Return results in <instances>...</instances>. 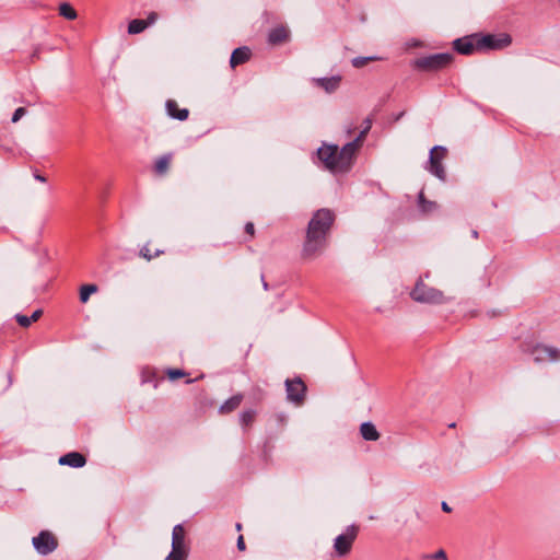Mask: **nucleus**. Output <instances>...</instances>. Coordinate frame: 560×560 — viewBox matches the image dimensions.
Listing matches in <instances>:
<instances>
[{"label":"nucleus","instance_id":"44","mask_svg":"<svg viewBox=\"0 0 560 560\" xmlns=\"http://www.w3.org/2000/svg\"><path fill=\"white\" fill-rule=\"evenodd\" d=\"M262 285L265 290H268V283L262 279Z\"/></svg>","mask_w":560,"mask_h":560},{"label":"nucleus","instance_id":"23","mask_svg":"<svg viewBox=\"0 0 560 560\" xmlns=\"http://www.w3.org/2000/svg\"><path fill=\"white\" fill-rule=\"evenodd\" d=\"M172 160V154H164L160 156L154 164V171L159 175H164L167 173L170 163Z\"/></svg>","mask_w":560,"mask_h":560},{"label":"nucleus","instance_id":"22","mask_svg":"<svg viewBox=\"0 0 560 560\" xmlns=\"http://www.w3.org/2000/svg\"><path fill=\"white\" fill-rule=\"evenodd\" d=\"M418 206H419V209L421 210V212H423L425 214L432 213L433 211H435L439 208V206L435 201H430L424 198L423 191H421L419 194Z\"/></svg>","mask_w":560,"mask_h":560},{"label":"nucleus","instance_id":"7","mask_svg":"<svg viewBox=\"0 0 560 560\" xmlns=\"http://www.w3.org/2000/svg\"><path fill=\"white\" fill-rule=\"evenodd\" d=\"M510 44L511 37L509 35H477V50H497L508 47Z\"/></svg>","mask_w":560,"mask_h":560},{"label":"nucleus","instance_id":"12","mask_svg":"<svg viewBox=\"0 0 560 560\" xmlns=\"http://www.w3.org/2000/svg\"><path fill=\"white\" fill-rule=\"evenodd\" d=\"M358 149L354 147V143L348 142L341 149L338 148L337 155V171L338 173L348 172L352 165V160L354 158Z\"/></svg>","mask_w":560,"mask_h":560},{"label":"nucleus","instance_id":"4","mask_svg":"<svg viewBox=\"0 0 560 560\" xmlns=\"http://www.w3.org/2000/svg\"><path fill=\"white\" fill-rule=\"evenodd\" d=\"M358 533L359 527L352 524L334 539L332 548L337 557L345 558L351 552Z\"/></svg>","mask_w":560,"mask_h":560},{"label":"nucleus","instance_id":"10","mask_svg":"<svg viewBox=\"0 0 560 560\" xmlns=\"http://www.w3.org/2000/svg\"><path fill=\"white\" fill-rule=\"evenodd\" d=\"M530 354L536 363L545 361L556 362L560 360V350L555 347L545 346L541 343L535 345L530 349Z\"/></svg>","mask_w":560,"mask_h":560},{"label":"nucleus","instance_id":"26","mask_svg":"<svg viewBox=\"0 0 560 560\" xmlns=\"http://www.w3.org/2000/svg\"><path fill=\"white\" fill-rule=\"evenodd\" d=\"M97 291V285L95 284H84L80 289V301L82 303H86L90 299V295L92 293H95Z\"/></svg>","mask_w":560,"mask_h":560},{"label":"nucleus","instance_id":"34","mask_svg":"<svg viewBox=\"0 0 560 560\" xmlns=\"http://www.w3.org/2000/svg\"><path fill=\"white\" fill-rule=\"evenodd\" d=\"M25 114L26 109L24 107L16 108L12 115V122H18Z\"/></svg>","mask_w":560,"mask_h":560},{"label":"nucleus","instance_id":"20","mask_svg":"<svg viewBox=\"0 0 560 560\" xmlns=\"http://www.w3.org/2000/svg\"><path fill=\"white\" fill-rule=\"evenodd\" d=\"M242 401H243V395L236 394V395L230 397L228 400H225L220 406L219 412L222 415L230 413V412L234 411L235 409H237Z\"/></svg>","mask_w":560,"mask_h":560},{"label":"nucleus","instance_id":"2","mask_svg":"<svg viewBox=\"0 0 560 560\" xmlns=\"http://www.w3.org/2000/svg\"><path fill=\"white\" fill-rule=\"evenodd\" d=\"M453 60V54L442 52L417 58L413 67L422 71H439L446 68Z\"/></svg>","mask_w":560,"mask_h":560},{"label":"nucleus","instance_id":"29","mask_svg":"<svg viewBox=\"0 0 560 560\" xmlns=\"http://www.w3.org/2000/svg\"><path fill=\"white\" fill-rule=\"evenodd\" d=\"M163 253V250L158 249L154 254L151 253L148 245H144L140 249V256L145 258L147 260H151L153 257H158Z\"/></svg>","mask_w":560,"mask_h":560},{"label":"nucleus","instance_id":"40","mask_svg":"<svg viewBox=\"0 0 560 560\" xmlns=\"http://www.w3.org/2000/svg\"><path fill=\"white\" fill-rule=\"evenodd\" d=\"M155 19H156V14H155V13H151V14L149 15V18H148V21H147V22H148V23H149V25H150V24L154 23Z\"/></svg>","mask_w":560,"mask_h":560},{"label":"nucleus","instance_id":"14","mask_svg":"<svg viewBox=\"0 0 560 560\" xmlns=\"http://www.w3.org/2000/svg\"><path fill=\"white\" fill-rule=\"evenodd\" d=\"M454 49L462 55H470L477 50V35L465 36L453 42Z\"/></svg>","mask_w":560,"mask_h":560},{"label":"nucleus","instance_id":"38","mask_svg":"<svg viewBox=\"0 0 560 560\" xmlns=\"http://www.w3.org/2000/svg\"><path fill=\"white\" fill-rule=\"evenodd\" d=\"M245 232H246L247 234H249L250 236H253V235H254L255 228H254V224H253L252 222H247V223L245 224Z\"/></svg>","mask_w":560,"mask_h":560},{"label":"nucleus","instance_id":"5","mask_svg":"<svg viewBox=\"0 0 560 560\" xmlns=\"http://www.w3.org/2000/svg\"><path fill=\"white\" fill-rule=\"evenodd\" d=\"M326 245V237L306 231V236L303 243L301 256L304 260H313L324 252Z\"/></svg>","mask_w":560,"mask_h":560},{"label":"nucleus","instance_id":"9","mask_svg":"<svg viewBox=\"0 0 560 560\" xmlns=\"http://www.w3.org/2000/svg\"><path fill=\"white\" fill-rule=\"evenodd\" d=\"M32 542L36 551L43 556L51 553L58 546L55 536L47 530H43L33 537Z\"/></svg>","mask_w":560,"mask_h":560},{"label":"nucleus","instance_id":"19","mask_svg":"<svg viewBox=\"0 0 560 560\" xmlns=\"http://www.w3.org/2000/svg\"><path fill=\"white\" fill-rule=\"evenodd\" d=\"M289 37V31L284 26H278L269 32L268 40L272 45L284 43Z\"/></svg>","mask_w":560,"mask_h":560},{"label":"nucleus","instance_id":"18","mask_svg":"<svg viewBox=\"0 0 560 560\" xmlns=\"http://www.w3.org/2000/svg\"><path fill=\"white\" fill-rule=\"evenodd\" d=\"M165 106H166L167 114L172 118L178 119L180 121L186 120L188 118V115H189L188 109L187 108L178 109V105H177L176 101L168 100L166 102Z\"/></svg>","mask_w":560,"mask_h":560},{"label":"nucleus","instance_id":"33","mask_svg":"<svg viewBox=\"0 0 560 560\" xmlns=\"http://www.w3.org/2000/svg\"><path fill=\"white\" fill-rule=\"evenodd\" d=\"M185 372L183 370H178V369H170L167 371V375L170 377V380L174 381V380H177L182 376H185Z\"/></svg>","mask_w":560,"mask_h":560},{"label":"nucleus","instance_id":"37","mask_svg":"<svg viewBox=\"0 0 560 560\" xmlns=\"http://www.w3.org/2000/svg\"><path fill=\"white\" fill-rule=\"evenodd\" d=\"M236 546L240 551L245 550L246 546H245L244 537L242 535L238 536Z\"/></svg>","mask_w":560,"mask_h":560},{"label":"nucleus","instance_id":"45","mask_svg":"<svg viewBox=\"0 0 560 560\" xmlns=\"http://www.w3.org/2000/svg\"><path fill=\"white\" fill-rule=\"evenodd\" d=\"M236 529L237 530H241L242 529V525L240 523L236 524Z\"/></svg>","mask_w":560,"mask_h":560},{"label":"nucleus","instance_id":"15","mask_svg":"<svg viewBox=\"0 0 560 560\" xmlns=\"http://www.w3.org/2000/svg\"><path fill=\"white\" fill-rule=\"evenodd\" d=\"M86 463L85 457L78 452L68 453L59 458L60 465H67L73 468L83 467Z\"/></svg>","mask_w":560,"mask_h":560},{"label":"nucleus","instance_id":"11","mask_svg":"<svg viewBox=\"0 0 560 560\" xmlns=\"http://www.w3.org/2000/svg\"><path fill=\"white\" fill-rule=\"evenodd\" d=\"M337 155H338V145L336 144H324L318 148L317 156L325 164V167L332 173H338L337 171Z\"/></svg>","mask_w":560,"mask_h":560},{"label":"nucleus","instance_id":"13","mask_svg":"<svg viewBox=\"0 0 560 560\" xmlns=\"http://www.w3.org/2000/svg\"><path fill=\"white\" fill-rule=\"evenodd\" d=\"M172 550L185 552L189 555V546L186 542V533L182 524L173 527L172 532Z\"/></svg>","mask_w":560,"mask_h":560},{"label":"nucleus","instance_id":"32","mask_svg":"<svg viewBox=\"0 0 560 560\" xmlns=\"http://www.w3.org/2000/svg\"><path fill=\"white\" fill-rule=\"evenodd\" d=\"M14 318L18 322V324L24 328L28 327L32 324L30 317L26 315L16 314Z\"/></svg>","mask_w":560,"mask_h":560},{"label":"nucleus","instance_id":"28","mask_svg":"<svg viewBox=\"0 0 560 560\" xmlns=\"http://www.w3.org/2000/svg\"><path fill=\"white\" fill-rule=\"evenodd\" d=\"M256 412L254 410H245L240 415L241 424L244 427L249 425L255 419Z\"/></svg>","mask_w":560,"mask_h":560},{"label":"nucleus","instance_id":"24","mask_svg":"<svg viewBox=\"0 0 560 560\" xmlns=\"http://www.w3.org/2000/svg\"><path fill=\"white\" fill-rule=\"evenodd\" d=\"M149 26V23L145 20L135 19L128 25L129 34H139L143 32Z\"/></svg>","mask_w":560,"mask_h":560},{"label":"nucleus","instance_id":"27","mask_svg":"<svg viewBox=\"0 0 560 560\" xmlns=\"http://www.w3.org/2000/svg\"><path fill=\"white\" fill-rule=\"evenodd\" d=\"M372 127V120L370 118H368V127H364L360 133L358 135V137L350 141L351 143H354V147L359 150V148L361 147L365 136L368 135V132L370 131Z\"/></svg>","mask_w":560,"mask_h":560},{"label":"nucleus","instance_id":"41","mask_svg":"<svg viewBox=\"0 0 560 560\" xmlns=\"http://www.w3.org/2000/svg\"><path fill=\"white\" fill-rule=\"evenodd\" d=\"M441 506L444 512H447V513L451 512V508L446 502H442Z\"/></svg>","mask_w":560,"mask_h":560},{"label":"nucleus","instance_id":"1","mask_svg":"<svg viewBox=\"0 0 560 560\" xmlns=\"http://www.w3.org/2000/svg\"><path fill=\"white\" fill-rule=\"evenodd\" d=\"M410 296L418 303L427 304H443L447 301L442 291L427 285L422 280L417 281Z\"/></svg>","mask_w":560,"mask_h":560},{"label":"nucleus","instance_id":"36","mask_svg":"<svg viewBox=\"0 0 560 560\" xmlns=\"http://www.w3.org/2000/svg\"><path fill=\"white\" fill-rule=\"evenodd\" d=\"M42 314H43V311H42V310H36V311H34V312H33V314H32L31 316H28V317H30L31 322L33 323V322L38 320V319L40 318Z\"/></svg>","mask_w":560,"mask_h":560},{"label":"nucleus","instance_id":"8","mask_svg":"<svg viewBox=\"0 0 560 560\" xmlns=\"http://www.w3.org/2000/svg\"><path fill=\"white\" fill-rule=\"evenodd\" d=\"M446 149L442 145H435L430 151L429 172L441 180H445V170L442 160L445 158Z\"/></svg>","mask_w":560,"mask_h":560},{"label":"nucleus","instance_id":"21","mask_svg":"<svg viewBox=\"0 0 560 560\" xmlns=\"http://www.w3.org/2000/svg\"><path fill=\"white\" fill-rule=\"evenodd\" d=\"M360 433L365 441H376L380 438L376 427L370 421L361 424Z\"/></svg>","mask_w":560,"mask_h":560},{"label":"nucleus","instance_id":"35","mask_svg":"<svg viewBox=\"0 0 560 560\" xmlns=\"http://www.w3.org/2000/svg\"><path fill=\"white\" fill-rule=\"evenodd\" d=\"M429 558L434 559V560H447L446 553L442 549L436 551L435 553L429 556Z\"/></svg>","mask_w":560,"mask_h":560},{"label":"nucleus","instance_id":"42","mask_svg":"<svg viewBox=\"0 0 560 560\" xmlns=\"http://www.w3.org/2000/svg\"><path fill=\"white\" fill-rule=\"evenodd\" d=\"M38 55H39V49H38V48H36V49L34 50L33 55H32V58H37V57H38Z\"/></svg>","mask_w":560,"mask_h":560},{"label":"nucleus","instance_id":"43","mask_svg":"<svg viewBox=\"0 0 560 560\" xmlns=\"http://www.w3.org/2000/svg\"><path fill=\"white\" fill-rule=\"evenodd\" d=\"M471 235H472V237L477 238V237H478V232H477L476 230H474V231L471 232Z\"/></svg>","mask_w":560,"mask_h":560},{"label":"nucleus","instance_id":"3","mask_svg":"<svg viewBox=\"0 0 560 560\" xmlns=\"http://www.w3.org/2000/svg\"><path fill=\"white\" fill-rule=\"evenodd\" d=\"M334 220L335 215L329 209H319L313 214L306 231L327 238Z\"/></svg>","mask_w":560,"mask_h":560},{"label":"nucleus","instance_id":"16","mask_svg":"<svg viewBox=\"0 0 560 560\" xmlns=\"http://www.w3.org/2000/svg\"><path fill=\"white\" fill-rule=\"evenodd\" d=\"M250 58V49L248 47H238L233 50L230 65L232 68H235L238 65L246 62Z\"/></svg>","mask_w":560,"mask_h":560},{"label":"nucleus","instance_id":"31","mask_svg":"<svg viewBox=\"0 0 560 560\" xmlns=\"http://www.w3.org/2000/svg\"><path fill=\"white\" fill-rule=\"evenodd\" d=\"M188 553L171 550L164 560H187Z\"/></svg>","mask_w":560,"mask_h":560},{"label":"nucleus","instance_id":"17","mask_svg":"<svg viewBox=\"0 0 560 560\" xmlns=\"http://www.w3.org/2000/svg\"><path fill=\"white\" fill-rule=\"evenodd\" d=\"M314 81L317 86L324 89L327 93H332L339 88L341 78L334 75L330 78H317Z\"/></svg>","mask_w":560,"mask_h":560},{"label":"nucleus","instance_id":"39","mask_svg":"<svg viewBox=\"0 0 560 560\" xmlns=\"http://www.w3.org/2000/svg\"><path fill=\"white\" fill-rule=\"evenodd\" d=\"M33 176L36 180L42 183H45L47 180L46 177L39 174L38 172H34Z\"/></svg>","mask_w":560,"mask_h":560},{"label":"nucleus","instance_id":"25","mask_svg":"<svg viewBox=\"0 0 560 560\" xmlns=\"http://www.w3.org/2000/svg\"><path fill=\"white\" fill-rule=\"evenodd\" d=\"M59 14L63 16L67 20H75L78 14L77 11L73 9V7L68 3L63 2L59 5Z\"/></svg>","mask_w":560,"mask_h":560},{"label":"nucleus","instance_id":"6","mask_svg":"<svg viewBox=\"0 0 560 560\" xmlns=\"http://www.w3.org/2000/svg\"><path fill=\"white\" fill-rule=\"evenodd\" d=\"M287 399L296 406H301L305 400L306 385L301 377L285 380Z\"/></svg>","mask_w":560,"mask_h":560},{"label":"nucleus","instance_id":"30","mask_svg":"<svg viewBox=\"0 0 560 560\" xmlns=\"http://www.w3.org/2000/svg\"><path fill=\"white\" fill-rule=\"evenodd\" d=\"M375 57H355L352 59V66L354 68H362L364 67L369 61L375 60Z\"/></svg>","mask_w":560,"mask_h":560}]
</instances>
